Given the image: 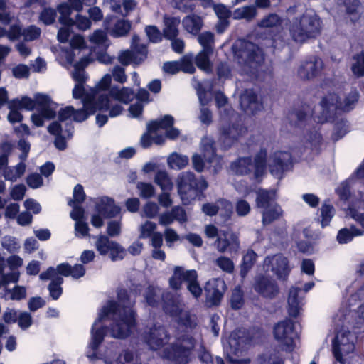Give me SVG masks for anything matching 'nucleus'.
Listing matches in <instances>:
<instances>
[{
    "label": "nucleus",
    "instance_id": "obj_17",
    "mask_svg": "<svg viewBox=\"0 0 364 364\" xmlns=\"http://www.w3.org/2000/svg\"><path fill=\"white\" fill-rule=\"evenodd\" d=\"M267 151L261 150L255 156L254 164L250 158H240L232 163L231 171L237 175H245L254 169L255 177L258 178L265 171Z\"/></svg>",
    "mask_w": 364,
    "mask_h": 364
},
{
    "label": "nucleus",
    "instance_id": "obj_37",
    "mask_svg": "<svg viewBox=\"0 0 364 364\" xmlns=\"http://www.w3.org/2000/svg\"><path fill=\"white\" fill-rule=\"evenodd\" d=\"M108 96L112 100V104H119L121 105L120 103L128 104L132 100L134 92L129 87L112 86L109 88Z\"/></svg>",
    "mask_w": 364,
    "mask_h": 364
},
{
    "label": "nucleus",
    "instance_id": "obj_15",
    "mask_svg": "<svg viewBox=\"0 0 364 364\" xmlns=\"http://www.w3.org/2000/svg\"><path fill=\"white\" fill-rule=\"evenodd\" d=\"M273 336L282 351L291 353L296 348L299 336L295 331L294 323L290 319L276 323L273 328Z\"/></svg>",
    "mask_w": 364,
    "mask_h": 364
},
{
    "label": "nucleus",
    "instance_id": "obj_2",
    "mask_svg": "<svg viewBox=\"0 0 364 364\" xmlns=\"http://www.w3.org/2000/svg\"><path fill=\"white\" fill-rule=\"evenodd\" d=\"M90 63L87 58H83L74 66L72 73L73 80L76 84L73 90V97L75 99H82L83 108L75 109L72 106H67L58 112V122L64 124L68 119H73L77 122L85 121L90 114H92L97 109V102L92 100L88 95H85L84 84L87 80V76L84 70Z\"/></svg>",
    "mask_w": 364,
    "mask_h": 364
},
{
    "label": "nucleus",
    "instance_id": "obj_50",
    "mask_svg": "<svg viewBox=\"0 0 364 364\" xmlns=\"http://www.w3.org/2000/svg\"><path fill=\"white\" fill-rule=\"evenodd\" d=\"M188 163V158L184 155L173 153L168 158V164L171 168L182 169Z\"/></svg>",
    "mask_w": 364,
    "mask_h": 364
},
{
    "label": "nucleus",
    "instance_id": "obj_54",
    "mask_svg": "<svg viewBox=\"0 0 364 364\" xmlns=\"http://www.w3.org/2000/svg\"><path fill=\"white\" fill-rule=\"evenodd\" d=\"M282 22V18L277 14H269L258 23V26L264 28H276L281 25Z\"/></svg>",
    "mask_w": 364,
    "mask_h": 364
},
{
    "label": "nucleus",
    "instance_id": "obj_1",
    "mask_svg": "<svg viewBox=\"0 0 364 364\" xmlns=\"http://www.w3.org/2000/svg\"><path fill=\"white\" fill-rule=\"evenodd\" d=\"M135 297L133 293L119 289L117 292L119 304L109 301L101 309L92 327L90 348L95 351L103 341V323L107 320L112 321L109 328L112 337L122 339L129 336L136 323L135 312L132 309Z\"/></svg>",
    "mask_w": 364,
    "mask_h": 364
},
{
    "label": "nucleus",
    "instance_id": "obj_14",
    "mask_svg": "<svg viewBox=\"0 0 364 364\" xmlns=\"http://www.w3.org/2000/svg\"><path fill=\"white\" fill-rule=\"evenodd\" d=\"M207 187L208 183L203 178L196 179L191 172H183L178 177V192L184 204H188Z\"/></svg>",
    "mask_w": 364,
    "mask_h": 364
},
{
    "label": "nucleus",
    "instance_id": "obj_34",
    "mask_svg": "<svg viewBox=\"0 0 364 364\" xmlns=\"http://www.w3.org/2000/svg\"><path fill=\"white\" fill-rule=\"evenodd\" d=\"M84 46L85 41L82 36H74L70 41V48L69 49L61 48V52L58 56V60L63 65L72 64L74 60L75 50L82 48Z\"/></svg>",
    "mask_w": 364,
    "mask_h": 364
},
{
    "label": "nucleus",
    "instance_id": "obj_62",
    "mask_svg": "<svg viewBox=\"0 0 364 364\" xmlns=\"http://www.w3.org/2000/svg\"><path fill=\"white\" fill-rule=\"evenodd\" d=\"M215 264L223 272L231 274L233 272L235 269L234 262L231 259L220 256L218 257L215 261Z\"/></svg>",
    "mask_w": 364,
    "mask_h": 364
},
{
    "label": "nucleus",
    "instance_id": "obj_21",
    "mask_svg": "<svg viewBox=\"0 0 364 364\" xmlns=\"http://www.w3.org/2000/svg\"><path fill=\"white\" fill-rule=\"evenodd\" d=\"M132 51L127 50L120 53L118 58L122 64L124 65L132 63L139 64L146 58L147 50L146 46L139 44V37L137 36L132 37Z\"/></svg>",
    "mask_w": 364,
    "mask_h": 364
},
{
    "label": "nucleus",
    "instance_id": "obj_31",
    "mask_svg": "<svg viewBox=\"0 0 364 364\" xmlns=\"http://www.w3.org/2000/svg\"><path fill=\"white\" fill-rule=\"evenodd\" d=\"M254 287L256 291L267 298L274 297L279 291L276 281L269 276L262 274L255 277Z\"/></svg>",
    "mask_w": 364,
    "mask_h": 364
},
{
    "label": "nucleus",
    "instance_id": "obj_13",
    "mask_svg": "<svg viewBox=\"0 0 364 364\" xmlns=\"http://www.w3.org/2000/svg\"><path fill=\"white\" fill-rule=\"evenodd\" d=\"M240 47L235 51V56L250 69V73L257 75L259 69L264 62V55L262 50L255 44L247 41H239L235 47Z\"/></svg>",
    "mask_w": 364,
    "mask_h": 364
},
{
    "label": "nucleus",
    "instance_id": "obj_63",
    "mask_svg": "<svg viewBox=\"0 0 364 364\" xmlns=\"http://www.w3.org/2000/svg\"><path fill=\"white\" fill-rule=\"evenodd\" d=\"M1 245L10 253L18 252L21 247L16 240L11 236H5L1 240Z\"/></svg>",
    "mask_w": 364,
    "mask_h": 364
},
{
    "label": "nucleus",
    "instance_id": "obj_11",
    "mask_svg": "<svg viewBox=\"0 0 364 364\" xmlns=\"http://www.w3.org/2000/svg\"><path fill=\"white\" fill-rule=\"evenodd\" d=\"M112 77L109 74L105 75L90 92H86L90 98L97 102L99 110H109L110 117H116L122 113L123 107L119 104H112L108 94L104 93L110 87Z\"/></svg>",
    "mask_w": 364,
    "mask_h": 364
},
{
    "label": "nucleus",
    "instance_id": "obj_60",
    "mask_svg": "<svg viewBox=\"0 0 364 364\" xmlns=\"http://www.w3.org/2000/svg\"><path fill=\"white\" fill-rule=\"evenodd\" d=\"M351 70L358 77L364 75V53L355 55L353 58Z\"/></svg>",
    "mask_w": 364,
    "mask_h": 364
},
{
    "label": "nucleus",
    "instance_id": "obj_35",
    "mask_svg": "<svg viewBox=\"0 0 364 364\" xmlns=\"http://www.w3.org/2000/svg\"><path fill=\"white\" fill-rule=\"evenodd\" d=\"M201 149L206 163L213 164V172L217 173L222 167L220 159L215 154L213 141L210 138L205 137L201 140Z\"/></svg>",
    "mask_w": 364,
    "mask_h": 364
},
{
    "label": "nucleus",
    "instance_id": "obj_3",
    "mask_svg": "<svg viewBox=\"0 0 364 364\" xmlns=\"http://www.w3.org/2000/svg\"><path fill=\"white\" fill-rule=\"evenodd\" d=\"M176 342L171 346V350L165 349L162 356L172 361L173 364H187L190 360L191 350L198 352L200 361L204 364H213L211 355L205 349L202 342L193 338L188 333L176 335Z\"/></svg>",
    "mask_w": 364,
    "mask_h": 364
},
{
    "label": "nucleus",
    "instance_id": "obj_25",
    "mask_svg": "<svg viewBox=\"0 0 364 364\" xmlns=\"http://www.w3.org/2000/svg\"><path fill=\"white\" fill-rule=\"evenodd\" d=\"M48 132L56 136L55 145L59 150L66 148V138H70L73 135L74 127L72 122H66L64 124L59 122H53L48 127Z\"/></svg>",
    "mask_w": 364,
    "mask_h": 364
},
{
    "label": "nucleus",
    "instance_id": "obj_8",
    "mask_svg": "<svg viewBox=\"0 0 364 364\" xmlns=\"http://www.w3.org/2000/svg\"><path fill=\"white\" fill-rule=\"evenodd\" d=\"M358 92L353 90L346 96L343 102H341L338 92H328L320 102L322 112L321 116L316 117L318 122L323 123L328 120L338 110L348 112L353 109L358 100Z\"/></svg>",
    "mask_w": 364,
    "mask_h": 364
},
{
    "label": "nucleus",
    "instance_id": "obj_51",
    "mask_svg": "<svg viewBox=\"0 0 364 364\" xmlns=\"http://www.w3.org/2000/svg\"><path fill=\"white\" fill-rule=\"evenodd\" d=\"M58 11L60 14L59 22L63 25H74V21L70 18L71 8L68 3L58 5Z\"/></svg>",
    "mask_w": 364,
    "mask_h": 364
},
{
    "label": "nucleus",
    "instance_id": "obj_56",
    "mask_svg": "<svg viewBox=\"0 0 364 364\" xmlns=\"http://www.w3.org/2000/svg\"><path fill=\"white\" fill-rule=\"evenodd\" d=\"M26 296V289L23 286H15L12 289H6V299L20 301Z\"/></svg>",
    "mask_w": 364,
    "mask_h": 364
},
{
    "label": "nucleus",
    "instance_id": "obj_53",
    "mask_svg": "<svg viewBox=\"0 0 364 364\" xmlns=\"http://www.w3.org/2000/svg\"><path fill=\"white\" fill-rule=\"evenodd\" d=\"M130 28L131 25L129 21L124 19L117 20L110 30V33L114 37L123 36L129 32Z\"/></svg>",
    "mask_w": 364,
    "mask_h": 364
},
{
    "label": "nucleus",
    "instance_id": "obj_61",
    "mask_svg": "<svg viewBox=\"0 0 364 364\" xmlns=\"http://www.w3.org/2000/svg\"><path fill=\"white\" fill-rule=\"evenodd\" d=\"M354 176H351L348 180L342 182L336 188V191L340 198L343 200L350 199V186L354 182Z\"/></svg>",
    "mask_w": 364,
    "mask_h": 364
},
{
    "label": "nucleus",
    "instance_id": "obj_33",
    "mask_svg": "<svg viewBox=\"0 0 364 364\" xmlns=\"http://www.w3.org/2000/svg\"><path fill=\"white\" fill-rule=\"evenodd\" d=\"M240 106L247 114H254L262 109V104L252 90H246L240 96Z\"/></svg>",
    "mask_w": 364,
    "mask_h": 364
},
{
    "label": "nucleus",
    "instance_id": "obj_55",
    "mask_svg": "<svg viewBox=\"0 0 364 364\" xmlns=\"http://www.w3.org/2000/svg\"><path fill=\"white\" fill-rule=\"evenodd\" d=\"M213 52H208L205 50H202L196 57V63L197 66L205 71L208 72L210 70V62L209 60L210 55Z\"/></svg>",
    "mask_w": 364,
    "mask_h": 364
},
{
    "label": "nucleus",
    "instance_id": "obj_10",
    "mask_svg": "<svg viewBox=\"0 0 364 364\" xmlns=\"http://www.w3.org/2000/svg\"><path fill=\"white\" fill-rule=\"evenodd\" d=\"M321 29L320 19L316 15L305 14L300 18H294L289 21V31L292 40L304 43L314 37Z\"/></svg>",
    "mask_w": 364,
    "mask_h": 364
},
{
    "label": "nucleus",
    "instance_id": "obj_44",
    "mask_svg": "<svg viewBox=\"0 0 364 364\" xmlns=\"http://www.w3.org/2000/svg\"><path fill=\"white\" fill-rule=\"evenodd\" d=\"M321 141V135L318 132L317 129L307 132L303 139L304 146L315 151H318Z\"/></svg>",
    "mask_w": 364,
    "mask_h": 364
},
{
    "label": "nucleus",
    "instance_id": "obj_24",
    "mask_svg": "<svg viewBox=\"0 0 364 364\" xmlns=\"http://www.w3.org/2000/svg\"><path fill=\"white\" fill-rule=\"evenodd\" d=\"M105 364H134V354L129 350H121L117 343L112 344L104 355Z\"/></svg>",
    "mask_w": 364,
    "mask_h": 364
},
{
    "label": "nucleus",
    "instance_id": "obj_57",
    "mask_svg": "<svg viewBox=\"0 0 364 364\" xmlns=\"http://www.w3.org/2000/svg\"><path fill=\"white\" fill-rule=\"evenodd\" d=\"M198 41L203 47V50L213 52L214 44V35L210 32H203L198 36Z\"/></svg>",
    "mask_w": 364,
    "mask_h": 364
},
{
    "label": "nucleus",
    "instance_id": "obj_20",
    "mask_svg": "<svg viewBox=\"0 0 364 364\" xmlns=\"http://www.w3.org/2000/svg\"><path fill=\"white\" fill-rule=\"evenodd\" d=\"M142 339L150 349L157 350L168 343L170 337L163 326L155 325L144 331Z\"/></svg>",
    "mask_w": 364,
    "mask_h": 364
},
{
    "label": "nucleus",
    "instance_id": "obj_16",
    "mask_svg": "<svg viewBox=\"0 0 364 364\" xmlns=\"http://www.w3.org/2000/svg\"><path fill=\"white\" fill-rule=\"evenodd\" d=\"M342 329L339 331L333 341V353L337 362L345 363L344 356L353 353L355 350V342L358 331L353 333L349 331V326L342 322Z\"/></svg>",
    "mask_w": 364,
    "mask_h": 364
},
{
    "label": "nucleus",
    "instance_id": "obj_29",
    "mask_svg": "<svg viewBox=\"0 0 364 364\" xmlns=\"http://www.w3.org/2000/svg\"><path fill=\"white\" fill-rule=\"evenodd\" d=\"M291 161V156L287 151H277L274 153L269 161L271 173L276 178H280L282 173L289 169Z\"/></svg>",
    "mask_w": 364,
    "mask_h": 364
},
{
    "label": "nucleus",
    "instance_id": "obj_32",
    "mask_svg": "<svg viewBox=\"0 0 364 364\" xmlns=\"http://www.w3.org/2000/svg\"><path fill=\"white\" fill-rule=\"evenodd\" d=\"M40 279L42 280H51L48 286V290L50 296L53 299H58L62 294L61 284L63 282V279L60 276V273L53 267H50L47 271L42 272L40 274Z\"/></svg>",
    "mask_w": 364,
    "mask_h": 364
},
{
    "label": "nucleus",
    "instance_id": "obj_64",
    "mask_svg": "<svg viewBox=\"0 0 364 364\" xmlns=\"http://www.w3.org/2000/svg\"><path fill=\"white\" fill-rule=\"evenodd\" d=\"M156 224L151 221H146L139 227V237L148 238L153 235L156 232Z\"/></svg>",
    "mask_w": 364,
    "mask_h": 364
},
{
    "label": "nucleus",
    "instance_id": "obj_9",
    "mask_svg": "<svg viewBox=\"0 0 364 364\" xmlns=\"http://www.w3.org/2000/svg\"><path fill=\"white\" fill-rule=\"evenodd\" d=\"M173 117L165 115L164 118L151 122L147 124L148 133L144 134L141 139V146L149 147L152 142L161 144L166 137L175 139L179 135V130L172 127Z\"/></svg>",
    "mask_w": 364,
    "mask_h": 364
},
{
    "label": "nucleus",
    "instance_id": "obj_45",
    "mask_svg": "<svg viewBox=\"0 0 364 364\" xmlns=\"http://www.w3.org/2000/svg\"><path fill=\"white\" fill-rule=\"evenodd\" d=\"M282 213L283 211L278 204L263 209L262 212L263 225H269L274 220L279 219L282 215Z\"/></svg>",
    "mask_w": 364,
    "mask_h": 364
},
{
    "label": "nucleus",
    "instance_id": "obj_30",
    "mask_svg": "<svg viewBox=\"0 0 364 364\" xmlns=\"http://www.w3.org/2000/svg\"><path fill=\"white\" fill-rule=\"evenodd\" d=\"M323 66V63L321 58L311 56L301 63L298 69V75L301 79H311L321 71Z\"/></svg>",
    "mask_w": 364,
    "mask_h": 364
},
{
    "label": "nucleus",
    "instance_id": "obj_46",
    "mask_svg": "<svg viewBox=\"0 0 364 364\" xmlns=\"http://www.w3.org/2000/svg\"><path fill=\"white\" fill-rule=\"evenodd\" d=\"M362 235L363 231L355 227H351L350 229L343 228L338 233L337 240L340 244H346L351 241L354 237Z\"/></svg>",
    "mask_w": 364,
    "mask_h": 364
},
{
    "label": "nucleus",
    "instance_id": "obj_7",
    "mask_svg": "<svg viewBox=\"0 0 364 364\" xmlns=\"http://www.w3.org/2000/svg\"><path fill=\"white\" fill-rule=\"evenodd\" d=\"M9 106L32 110L36 107L37 113L31 115V120L36 127H42L44 119H50L55 116L56 105L46 95L37 94L35 100L28 97L9 101Z\"/></svg>",
    "mask_w": 364,
    "mask_h": 364
},
{
    "label": "nucleus",
    "instance_id": "obj_18",
    "mask_svg": "<svg viewBox=\"0 0 364 364\" xmlns=\"http://www.w3.org/2000/svg\"><path fill=\"white\" fill-rule=\"evenodd\" d=\"M95 212L91 216V224L95 228H101L104 225L103 220L118 215L121 208L114 200L107 196H102L95 200Z\"/></svg>",
    "mask_w": 364,
    "mask_h": 364
},
{
    "label": "nucleus",
    "instance_id": "obj_4",
    "mask_svg": "<svg viewBox=\"0 0 364 364\" xmlns=\"http://www.w3.org/2000/svg\"><path fill=\"white\" fill-rule=\"evenodd\" d=\"M215 102L220 109V141L224 148L230 147L240 136L244 135L247 129L238 122L239 115L232 109L223 108L227 102L226 97L221 92L216 93Z\"/></svg>",
    "mask_w": 364,
    "mask_h": 364
},
{
    "label": "nucleus",
    "instance_id": "obj_12",
    "mask_svg": "<svg viewBox=\"0 0 364 364\" xmlns=\"http://www.w3.org/2000/svg\"><path fill=\"white\" fill-rule=\"evenodd\" d=\"M359 299L360 298L358 293L351 295L343 304L336 317L346 324L352 326L355 330L363 331H364V304L360 305L357 309H353Z\"/></svg>",
    "mask_w": 364,
    "mask_h": 364
},
{
    "label": "nucleus",
    "instance_id": "obj_41",
    "mask_svg": "<svg viewBox=\"0 0 364 364\" xmlns=\"http://www.w3.org/2000/svg\"><path fill=\"white\" fill-rule=\"evenodd\" d=\"M255 364H284V359L276 350H267L257 355Z\"/></svg>",
    "mask_w": 364,
    "mask_h": 364
},
{
    "label": "nucleus",
    "instance_id": "obj_38",
    "mask_svg": "<svg viewBox=\"0 0 364 364\" xmlns=\"http://www.w3.org/2000/svg\"><path fill=\"white\" fill-rule=\"evenodd\" d=\"M276 192L274 190L259 189L257 191L256 204L257 208L264 209L277 205Z\"/></svg>",
    "mask_w": 364,
    "mask_h": 364
},
{
    "label": "nucleus",
    "instance_id": "obj_36",
    "mask_svg": "<svg viewBox=\"0 0 364 364\" xmlns=\"http://www.w3.org/2000/svg\"><path fill=\"white\" fill-rule=\"evenodd\" d=\"M198 277L197 272L195 270H184L181 267H176L173 269V274L169 279L170 287L175 290L181 288L183 282L192 280Z\"/></svg>",
    "mask_w": 364,
    "mask_h": 364
},
{
    "label": "nucleus",
    "instance_id": "obj_42",
    "mask_svg": "<svg viewBox=\"0 0 364 364\" xmlns=\"http://www.w3.org/2000/svg\"><path fill=\"white\" fill-rule=\"evenodd\" d=\"M184 29L189 33L197 35L203 26V21L196 15H189L182 21Z\"/></svg>",
    "mask_w": 364,
    "mask_h": 364
},
{
    "label": "nucleus",
    "instance_id": "obj_47",
    "mask_svg": "<svg viewBox=\"0 0 364 364\" xmlns=\"http://www.w3.org/2000/svg\"><path fill=\"white\" fill-rule=\"evenodd\" d=\"M340 4L343 5L346 9V14L350 17L353 22L356 21L360 16L358 9L360 2L359 0H340Z\"/></svg>",
    "mask_w": 364,
    "mask_h": 364
},
{
    "label": "nucleus",
    "instance_id": "obj_26",
    "mask_svg": "<svg viewBox=\"0 0 364 364\" xmlns=\"http://www.w3.org/2000/svg\"><path fill=\"white\" fill-rule=\"evenodd\" d=\"M95 247L101 255H106L110 252L112 260L122 259L124 255V250L117 242L111 241L107 236L99 235L97 237Z\"/></svg>",
    "mask_w": 364,
    "mask_h": 364
},
{
    "label": "nucleus",
    "instance_id": "obj_28",
    "mask_svg": "<svg viewBox=\"0 0 364 364\" xmlns=\"http://www.w3.org/2000/svg\"><path fill=\"white\" fill-rule=\"evenodd\" d=\"M215 247L220 253H237L240 247L238 236L231 231L224 232L218 237Z\"/></svg>",
    "mask_w": 364,
    "mask_h": 364
},
{
    "label": "nucleus",
    "instance_id": "obj_19",
    "mask_svg": "<svg viewBox=\"0 0 364 364\" xmlns=\"http://www.w3.org/2000/svg\"><path fill=\"white\" fill-rule=\"evenodd\" d=\"M263 270L265 272H272L278 279L286 280L291 271V267L288 258L278 253L264 258Z\"/></svg>",
    "mask_w": 364,
    "mask_h": 364
},
{
    "label": "nucleus",
    "instance_id": "obj_39",
    "mask_svg": "<svg viewBox=\"0 0 364 364\" xmlns=\"http://www.w3.org/2000/svg\"><path fill=\"white\" fill-rule=\"evenodd\" d=\"M56 270L64 277L71 276L73 279H79L85 274V269L82 264L71 266L68 263H62L57 266Z\"/></svg>",
    "mask_w": 364,
    "mask_h": 364
},
{
    "label": "nucleus",
    "instance_id": "obj_48",
    "mask_svg": "<svg viewBox=\"0 0 364 364\" xmlns=\"http://www.w3.org/2000/svg\"><path fill=\"white\" fill-rule=\"evenodd\" d=\"M257 255L252 250H248L242 258V262L241 265L240 274L242 277H245L250 269L252 267L253 264L256 262Z\"/></svg>",
    "mask_w": 364,
    "mask_h": 364
},
{
    "label": "nucleus",
    "instance_id": "obj_40",
    "mask_svg": "<svg viewBox=\"0 0 364 364\" xmlns=\"http://www.w3.org/2000/svg\"><path fill=\"white\" fill-rule=\"evenodd\" d=\"M335 213L334 207L328 201L322 203L321 208L318 210L317 216V220L321 223L322 228H325L330 224Z\"/></svg>",
    "mask_w": 364,
    "mask_h": 364
},
{
    "label": "nucleus",
    "instance_id": "obj_22",
    "mask_svg": "<svg viewBox=\"0 0 364 364\" xmlns=\"http://www.w3.org/2000/svg\"><path fill=\"white\" fill-rule=\"evenodd\" d=\"M314 287V282H311L305 284L304 291L299 287H294L290 289L287 299L288 312L289 316L296 317L299 315L303 305L302 299L304 298V293L308 292Z\"/></svg>",
    "mask_w": 364,
    "mask_h": 364
},
{
    "label": "nucleus",
    "instance_id": "obj_58",
    "mask_svg": "<svg viewBox=\"0 0 364 364\" xmlns=\"http://www.w3.org/2000/svg\"><path fill=\"white\" fill-rule=\"evenodd\" d=\"M90 40L92 43L105 49L108 48L110 44L107 34L101 30L95 31L92 35L90 36Z\"/></svg>",
    "mask_w": 364,
    "mask_h": 364
},
{
    "label": "nucleus",
    "instance_id": "obj_27",
    "mask_svg": "<svg viewBox=\"0 0 364 364\" xmlns=\"http://www.w3.org/2000/svg\"><path fill=\"white\" fill-rule=\"evenodd\" d=\"M226 289L223 279L214 278L208 281L205 286L206 301L210 305H218Z\"/></svg>",
    "mask_w": 364,
    "mask_h": 364
},
{
    "label": "nucleus",
    "instance_id": "obj_43",
    "mask_svg": "<svg viewBox=\"0 0 364 364\" xmlns=\"http://www.w3.org/2000/svg\"><path fill=\"white\" fill-rule=\"evenodd\" d=\"M164 36L168 39H172V38L178 36V26L181 22V20L178 17H164Z\"/></svg>",
    "mask_w": 364,
    "mask_h": 364
},
{
    "label": "nucleus",
    "instance_id": "obj_23",
    "mask_svg": "<svg viewBox=\"0 0 364 364\" xmlns=\"http://www.w3.org/2000/svg\"><path fill=\"white\" fill-rule=\"evenodd\" d=\"M18 146L22 151V154L19 156L21 161L16 166L6 168L4 172V178L11 181H16L23 175L26 170V165L23 161L27 159L28 154L30 151V144L25 139L19 140Z\"/></svg>",
    "mask_w": 364,
    "mask_h": 364
},
{
    "label": "nucleus",
    "instance_id": "obj_5",
    "mask_svg": "<svg viewBox=\"0 0 364 364\" xmlns=\"http://www.w3.org/2000/svg\"><path fill=\"white\" fill-rule=\"evenodd\" d=\"M262 333L259 331L246 333L238 330L230 333L223 341L224 351L230 364H250V358H240L246 347L261 341Z\"/></svg>",
    "mask_w": 364,
    "mask_h": 364
},
{
    "label": "nucleus",
    "instance_id": "obj_49",
    "mask_svg": "<svg viewBox=\"0 0 364 364\" xmlns=\"http://www.w3.org/2000/svg\"><path fill=\"white\" fill-rule=\"evenodd\" d=\"M311 109L309 107H304L302 109L294 112L289 114L290 123L299 126L303 121H305L309 116L312 115Z\"/></svg>",
    "mask_w": 364,
    "mask_h": 364
},
{
    "label": "nucleus",
    "instance_id": "obj_59",
    "mask_svg": "<svg viewBox=\"0 0 364 364\" xmlns=\"http://www.w3.org/2000/svg\"><path fill=\"white\" fill-rule=\"evenodd\" d=\"M257 15V10L254 6H246L236 9L234 12L235 18H245L250 20Z\"/></svg>",
    "mask_w": 364,
    "mask_h": 364
},
{
    "label": "nucleus",
    "instance_id": "obj_6",
    "mask_svg": "<svg viewBox=\"0 0 364 364\" xmlns=\"http://www.w3.org/2000/svg\"><path fill=\"white\" fill-rule=\"evenodd\" d=\"M145 299L147 304L152 306L162 299L165 304L164 308L166 312L176 317V321L180 326L191 328L195 325L188 313L183 309V304L179 299L173 298L169 294L165 295L161 289L157 287H149L145 293Z\"/></svg>",
    "mask_w": 364,
    "mask_h": 364
},
{
    "label": "nucleus",
    "instance_id": "obj_52",
    "mask_svg": "<svg viewBox=\"0 0 364 364\" xmlns=\"http://www.w3.org/2000/svg\"><path fill=\"white\" fill-rule=\"evenodd\" d=\"M155 182L164 192L171 191L173 186L168 173L164 171H159L156 173Z\"/></svg>",
    "mask_w": 364,
    "mask_h": 364
}]
</instances>
